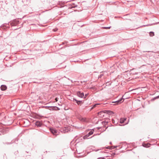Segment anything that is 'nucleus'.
<instances>
[{"mask_svg":"<svg viewBox=\"0 0 159 159\" xmlns=\"http://www.w3.org/2000/svg\"><path fill=\"white\" fill-rule=\"evenodd\" d=\"M50 129L51 132L53 135H55L56 136L58 134V133H59L55 129L53 128H51Z\"/></svg>","mask_w":159,"mask_h":159,"instance_id":"f257e3e1","label":"nucleus"},{"mask_svg":"<svg viewBox=\"0 0 159 159\" xmlns=\"http://www.w3.org/2000/svg\"><path fill=\"white\" fill-rule=\"evenodd\" d=\"M78 96L80 98H82L84 96V93L83 92H81L80 91H78L77 93Z\"/></svg>","mask_w":159,"mask_h":159,"instance_id":"f03ea898","label":"nucleus"},{"mask_svg":"<svg viewBox=\"0 0 159 159\" xmlns=\"http://www.w3.org/2000/svg\"><path fill=\"white\" fill-rule=\"evenodd\" d=\"M80 120L83 122H87L88 121V120L85 117H80L79 118Z\"/></svg>","mask_w":159,"mask_h":159,"instance_id":"7ed1b4c3","label":"nucleus"},{"mask_svg":"<svg viewBox=\"0 0 159 159\" xmlns=\"http://www.w3.org/2000/svg\"><path fill=\"white\" fill-rule=\"evenodd\" d=\"M1 89L2 90L4 91L7 89V87L5 85H2L1 87Z\"/></svg>","mask_w":159,"mask_h":159,"instance_id":"20e7f679","label":"nucleus"},{"mask_svg":"<svg viewBox=\"0 0 159 159\" xmlns=\"http://www.w3.org/2000/svg\"><path fill=\"white\" fill-rule=\"evenodd\" d=\"M35 125L38 126H40L42 125V124L40 121H37L35 123Z\"/></svg>","mask_w":159,"mask_h":159,"instance_id":"39448f33","label":"nucleus"},{"mask_svg":"<svg viewBox=\"0 0 159 159\" xmlns=\"http://www.w3.org/2000/svg\"><path fill=\"white\" fill-rule=\"evenodd\" d=\"M123 101L124 100H123V99L122 98H121V99L118 100L117 101H116L115 102H117L118 103H121L122 102H123Z\"/></svg>","mask_w":159,"mask_h":159,"instance_id":"423d86ee","label":"nucleus"},{"mask_svg":"<svg viewBox=\"0 0 159 159\" xmlns=\"http://www.w3.org/2000/svg\"><path fill=\"white\" fill-rule=\"evenodd\" d=\"M126 120V118H121L120 119V122L121 123H125V121Z\"/></svg>","mask_w":159,"mask_h":159,"instance_id":"0eeeda50","label":"nucleus"},{"mask_svg":"<svg viewBox=\"0 0 159 159\" xmlns=\"http://www.w3.org/2000/svg\"><path fill=\"white\" fill-rule=\"evenodd\" d=\"M90 136V135H89V134H87L86 135H85L83 137V138L84 139H88L89 138H88V137Z\"/></svg>","mask_w":159,"mask_h":159,"instance_id":"6e6552de","label":"nucleus"},{"mask_svg":"<svg viewBox=\"0 0 159 159\" xmlns=\"http://www.w3.org/2000/svg\"><path fill=\"white\" fill-rule=\"evenodd\" d=\"M68 129V128H67L66 127H65L64 128L63 130L64 131V132L65 133L67 132L68 131V129Z\"/></svg>","mask_w":159,"mask_h":159,"instance_id":"1a4fd4ad","label":"nucleus"},{"mask_svg":"<svg viewBox=\"0 0 159 159\" xmlns=\"http://www.w3.org/2000/svg\"><path fill=\"white\" fill-rule=\"evenodd\" d=\"M143 146L145 147H149V144H145L144 145L143 144Z\"/></svg>","mask_w":159,"mask_h":159,"instance_id":"9d476101","label":"nucleus"},{"mask_svg":"<svg viewBox=\"0 0 159 159\" xmlns=\"http://www.w3.org/2000/svg\"><path fill=\"white\" fill-rule=\"evenodd\" d=\"M154 35V33L152 32H150V36H153Z\"/></svg>","mask_w":159,"mask_h":159,"instance_id":"9b49d317","label":"nucleus"},{"mask_svg":"<svg viewBox=\"0 0 159 159\" xmlns=\"http://www.w3.org/2000/svg\"><path fill=\"white\" fill-rule=\"evenodd\" d=\"M83 102H82V101H79L77 103V104L78 105H80L81 104V103H82Z\"/></svg>","mask_w":159,"mask_h":159,"instance_id":"f8f14e48","label":"nucleus"},{"mask_svg":"<svg viewBox=\"0 0 159 159\" xmlns=\"http://www.w3.org/2000/svg\"><path fill=\"white\" fill-rule=\"evenodd\" d=\"M93 131H91L89 133V135H90L92 134H93Z\"/></svg>","mask_w":159,"mask_h":159,"instance_id":"ddd939ff","label":"nucleus"},{"mask_svg":"<svg viewBox=\"0 0 159 159\" xmlns=\"http://www.w3.org/2000/svg\"><path fill=\"white\" fill-rule=\"evenodd\" d=\"M73 101H74V102H75L77 103L79 101L77 100H76V99H75V98L73 99Z\"/></svg>","mask_w":159,"mask_h":159,"instance_id":"4468645a","label":"nucleus"},{"mask_svg":"<svg viewBox=\"0 0 159 159\" xmlns=\"http://www.w3.org/2000/svg\"><path fill=\"white\" fill-rule=\"evenodd\" d=\"M99 105V104H96L93 105V107H96L97 105Z\"/></svg>","mask_w":159,"mask_h":159,"instance_id":"2eb2a0df","label":"nucleus"},{"mask_svg":"<svg viewBox=\"0 0 159 159\" xmlns=\"http://www.w3.org/2000/svg\"><path fill=\"white\" fill-rule=\"evenodd\" d=\"M116 147L115 146H112L111 147V148H110V149H114Z\"/></svg>","mask_w":159,"mask_h":159,"instance_id":"dca6fc26","label":"nucleus"},{"mask_svg":"<svg viewBox=\"0 0 159 159\" xmlns=\"http://www.w3.org/2000/svg\"><path fill=\"white\" fill-rule=\"evenodd\" d=\"M97 159H105L104 157H101L98 158Z\"/></svg>","mask_w":159,"mask_h":159,"instance_id":"f3484780","label":"nucleus"},{"mask_svg":"<svg viewBox=\"0 0 159 159\" xmlns=\"http://www.w3.org/2000/svg\"><path fill=\"white\" fill-rule=\"evenodd\" d=\"M112 112V111H108L107 112V113L108 114H111V113Z\"/></svg>","mask_w":159,"mask_h":159,"instance_id":"a211bd4d","label":"nucleus"},{"mask_svg":"<svg viewBox=\"0 0 159 159\" xmlns=\"http://www.w3.org/2000/svg\"><path fill=\"white\" fill-rule=\"evenodd\" d=\"M103 75L102 74H101L99 76V78L101 77Z\"/></svg>","mask_w":159,"mask_h":159,"instance_id":"6ab92c4d","label":"nucleus"},{"mask_svg":"<svg viewBox=\"0 0 159 159\" xmlns=\"http://www.w3.org/2000/svg\"><path fill=\"white\" fill-rule=\"evenodd\" d=\"M110 28H111V27H105V28H106V29H110Z\"/></svg>","mask_w":159,"mask_h":159,"instance_id":"aec40b11","label":"nucleus"},{"mask_svg":"<svg viewBox=\"0 0 159 159\" xmlns=\"http://www.w3.org/2000/svg\"><path fill=\"white\" fill-rule=\"evenodd\" d=\"M58 98H56L55 100L56 102H57L58 101Z\"/></svg>","mask_w":159,"mask_h":159,"instance_id":"412c9836","label":"nucleus"},{"mask_svg":"<svg viewBox=\"0 0 159 159\" xmlns=\"http://www.w3.org/2000/svg\"><path fill=\"white\" fill-rule=\"evenodd\" d=\"M87 95H88L87 94H85V97H86V96H87Z\"/></svg>","mask_w":159,"mask_h":159,"instance_id":"4be33fe9","label":"nucleus"},{"mask_svg":"<svg viewBox=\"0 0 159 159\" xmlns=\"http://www.w3.org/2000/svg\"><path fill=\"white\" fill-rule=\"evenodd\" d=\"M113 121H114V120H112V121L113 123Z\"/></svg>","mask_w":159,"mask_h":159,"instance_id":"5701e85b","label":"nucleus"},{"mask_svg":"<svg viewBox=\"0 0 159 159\" xmlns=\"http://www.w3.org/2000/svg\"><path fill=\"white\" fill-rule=\"evenodd\" d=\"M146 25V26H149V25Z\"/></svg>","mask_w":159,"mask_h":159,"instance_id":"b1692460","label":"nucleus"},{"mask_svg":"<svg viewBox=\"0 0 159 159\" xmlns=\"http://www.w3.org/2000/svg\"><path fill=\"white\" fill-rule=\"evenodd\" d=\"M57 31V30H54V31Z\"/></svg>","mask_w":159,"mask_h":159,"instance_id":"393cba45","label":"nucleus"},{"mask_svg":"<svg viewBox=\"0 0 159 159\" xmlns=\"http://www.w3.org/2000/svg\"><path fill=\"white\" fill-rule=\"evenodd\" d=\"M93 136L91 137V138H92Z\"/></svg>","mask_w":159,"mask_h":159,"instance_id":"a878e982","label":"nucleus"}]
</instances>
